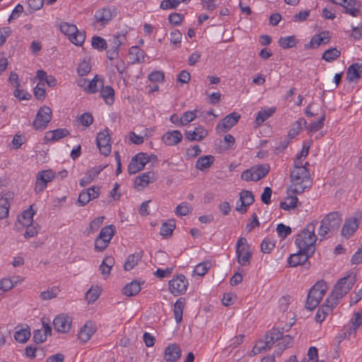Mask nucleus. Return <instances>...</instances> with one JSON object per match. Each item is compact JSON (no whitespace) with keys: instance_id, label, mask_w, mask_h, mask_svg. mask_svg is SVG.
<instances>
[{"instance_id":"nucleus-1","label":"nucleus","mask_w":362,"mask_h":362,"mask_svg":"<svg viewBox=\"0 0 362 362\" xmlns=\"http://www.w3.org/2000/svg\"><path fill=\"white\" fill-rule=\"evenodd\" d=\"M291 185L287 188V194H302L312 185L310 175L307 168H299L291 171Z\"/></svg>"},{"instance_id":"nucleus-2","label":"nucleus","mask_w":362,"mask_h":362,"mask_svg":"<svg viewBox=\"0 0 362 362\" xmlns=\"http://www.w3.org/2000/svg\"><path fill=\"white\" fill-rule=\"evenodd\" d=\"M317 224V221L308 223L297 235L295 240L298 249L308 252L309 255H313L315 251V244L317 241V236L315 230Z\"/></svg>"},{"instance_id":"nucleus-3","label":"nucleus","mask_w":362,"mask_h":362,"mask_svg":"<svg viewBox=\"0 0 362 362\" xmlns=\"http://www.w3.org/2000/svg\"><path fill=\"white\" fill-rule=\"evenodd\" d=\"M342 218L338 211L327 214L321 221L318 235L322 238L333 235L339 230Z\"/></svg>"},{"instance_id":"nucleus-4","label":"nucleus","mask_w":362,"mask_h":362,"mask_svg":"<svg viewBox=\"0 0 362 362\" xmlns=\"http://www.w3.org/2000/svg\"><path fill=\"white\" fill-rule=\"evenodd\" d=\"M355 282L356 278L354 275H348L340 279L335 284L332 293L327 298H328V301L334 302L337 305L339 300L349 293Z\"/></svg>"},{"instance_id":"nucleus-5","label":"nucleus","mask_w":362,"mask_h":362,"mask_svg":"<svg viewBox=\"0 0 362 362\" xmlns=\"http://www.w3.org/2000/svg\"><path fill=\"white\" fill-rule=\"evenodd\" d=\"M328 288L327 283L322 280L317 281L310 290L305 307L307 309L313 310L320 303L323 298Z\"/></svg>"},{"instance_id":"nucleus-6","label":"nucleus","mask_w":362,"mask_h":362,"mask_svg":"<svg viewBox=\"0 0 362 362\" xmlns=\"http://www.w3.org/2000/svg\"><path fill=\"white\" fill-rule=\"evenodd\" d=\"M284 332V328L271 329L269 332L265 334L264 340L259 339L257 341L252 350V354L257 355L270 349L273 344L277 341Z\"/></svg>"},{"instance_id":"nucleus-7","label":"nucleus","mask_w":362,"mask_h":362,"mask_svg":"<svg viewBox=\"0 0 362 362\" xmlns=\"http://www.w3.org/2000/svg\"><path fill=\"white\" fill-rule=\"evenodd\" d=\"M59 28L61 32L68 37L71 43L76 46H81L83 44L86 35L79 31L75 25L63 22L60 24Z\"/></svg>"},{"instance_id":"nucleus-8","label":"nucleus","mask_w":362,"mask_h":362,"mask_svg":"<svg viewBox=\"0 0 362 362\" xmlns=\"http://www.w3.org/2000/svg\"><path fill=\"white\" fill-rule=\"evenodd\" d=\"M270 166L267 163L255 165L250 169L244 170L241 178L245 181H258L264 177L269 172Z\"/></svg>"},{"instance_id":"nucleus-9","label":"nucleus","mask_w":362,"mask_h":362,"mask_svg":"<svg viewBox=\"0 0 362 362\" xmlns=\"http://www.w3.org/2000/svg\"><path fill=\"white\" fill-rule=\"evenodd\" d=\"M235 254L237 261L241 266H247L250 264L252 252L246 238L241 237L238 239L235 245Z\"/></svg>"},{"instance_id":"nucleus-10","label":"nucleus","mask_w":362,"mask_h":362,"mask_svg":"<svg viewBox=\"0 0 362 362\" xmlns=\"http://www.w3.org/2000/svg\"><path fill=\"white\" fill-rule=\"evenodd\" d=\"M188 285V280L183 274L176 275L168 281L169 291L175 296L184 294Z\"/></svg>"},{"instance_id":"nucleus-11","label":"nucleus","mask_w":362,"mask_h":362,"mask_svg":"<svg viewBox=\"0 0 362 362\" xmlns=\"http://www.w3.org/2000/svg\"><path fill=\"white\" fill-rule=\"evenodd\" d=\"M52 119V110L48 106L41 107L33 122V127L36 129H44Z\"/></svg>"},{"instance_id":"nucleus-12","label":"nucleus","mask_w":362,"mask_h":362,"mask_svg":"<svg viewBox=\"0 0 362 362\" xmlns=\"http://www.w3.org/2000/svg\"><path fill=\"white\" fill-rule=\"evenodd\" d=\"M332 4L345 8L344 13L357 17L361 13V3L357 0H329Z\"/></svg>"},{"instance_id":"nucleus-13","label":"nucleus","mask_w":362,"mask_h":362,"mask_svg":"<svg viewBox=\"0 0 362 362\" xmlns=\"http://www.w3.org/2000/svg\"><path fill=\"white\" fill-rule=\"evenodd\" d=\"M55 177V173L52 170H40L37 173L35 186L36 193L43 192L47 185Z\"/></svg>"},{"instance_id":"nucleus-14","label":"nucleus","mask_w":362,"mask_h":362,"mask_svg":"<svg viewBox=\"0 0 362 362\" xmlns=\"http://www.w3.org/2000/svg\"><path fill=\"white\" fill-rule=\"evenodd\" d=\"M149 162V158L146 153H139L131 159L128 165V172L129 174H136L142 170L145 165Z\"/></svg>"},{"instance_id":"nucleus-15","label":"nucleus","mask_w":362,"mask_h":362,"mask_svg":"<svg viewBox=\"0 0 362 362\" xmlns=\"http://www.w3.org/2000/svg\"><path fill=\"white\" fill-rule=\"evenodd\" d=\"M96 144L100 152L105 156H108L111 152L110 136L108 130H104L98 134Z\"/></svg>"},{"instance_id":"nucleus-16","label":"nucleus","mask_w":362,"mask_h":362,"mask_svg":"<svg viewBox=\"0 0 362 362\" xmlns=\"http://www.w3.org/2000/svg\"><path fill=\"white\" fill-rule=\"evenodd\" d=\"M116 16V11L114 8L104 7L96 11L94 17L96 23L102 26L109 23Z\"/></svg>"},{"instance_id":"nucleus-17","label":"nucleus","mask_w":362,"mask_h":362,"mask_svg":"<svg viewBox=\"0 0 362 362\" xmlns=\"http://www.w3.org/2000/svg\"><path fill=\"white\" fill-rule=\"evenodd\" d=\"M240 115L233 112L226 115L223 119L220 120L216 125L217 132H226L235 126L239 121Z\"/></svg>"},{"instance_id":"nucleus-18","label":"nucleus","mask_w":362,"mask_h":362,"mask_svg":"<svg viewBox=\"0 0 362 362\" xmlns=\"http://www.w3.org/2000/svg\"><path fill=\"white\" fill-rule=\"evenodd\" d=\"M255 198L252 192L249 190H242L240 192V202L236 204L235 210L243 214L246 213L247 208L254 202Z\"/></svg>"},{"instance_id":"nucleus-19","label":"nucleus","mask_w":362,"mask_h":362,"mask_svg":"<svg viewBox=\"0 0 362 362\" xmlns=\"http://www.w3.org/2000/svg\"><path fill=\"white\" fill-rule=\"evenodd\" d=\"M100 187L93 186L87 189H84L79 194L77 203L80 206H84L91 199H96L99 197Z\"/></svg>"},{"instance_id":"nucleus-20","label":"nucleus","mask_w":362,"mask_h":362,"mask_svg":"<svg viewBox=\"0 0 362 362\" xmlns=\"http://www.w3.org/2000/svg\"><path fill=\"white\" fill-rule=\"evenodd\" d=\"M71 317L64 314L59 315L53 320L54 328L59 332H67L71 329Z\"/></svg>"},{"instance_id":"nucleus-21","label":"nucleus","mask_w":362,"mask_h":362,"mask_svg":"<svg viewBox=\"0 0 362 362\" xmlns=\"http://www.w3.org/2000/svg\"><path fill=\"white\" fill-rule=\"evenodd\" d=\"M156 177L153 171L144 173L137 176L134 181V187L138 190H142L150 183L156 181Z\"/></svg>"},{"instance_id":"nucleus-22","label":"nucleus","mask_w":362,"mask_h":362,"mask_svg":"<svg viewBox=\"0 0 362 362\" xmlns=\"http://www.w3.org/2000/svg\"><path fill=\"white\" fill-rule=\"evenodd\" d=\"M181 349L177 344H170L165 349L163 358L168 362H176L181 356Z\"/></svg>"},{"instance_id":"nucleus-23","label":"nucleus","mask_w":362,"mask_h":362,"mask_svg":"<svg viewBox=\"0 0 362 362\" xmlns=\"http://www.w3.org/2000/svg\"><path fill=\"white\" fill-rule=\"evenodd\" d=\"M336 303L334 302H328V298L326 299L325 303L318 308L315 320L317 322L321 323L326 317L327 315L331 314L334 308H335Z\"/></svg>"},{"instance_id":"nucleus-24","label":"nucleus","mask_w":362,"mask_h":362,"mask_svg":"<svg viewBox=\"0 0 362 362\" xmlns=\"http://www.w3.org/2000/svg\"><path fill=\"white\" fill-rule=\"evenodd\" d=\"M182 139V135L179 130L168 131L162 136V141L168 146L178 144Z\"/></svg>"},{"instance_id":"nucleus-25","label":"nucleus","mask_w":362,"mask_h":362,"mask_svg":"<svg viewBox=\"0 0 362 362\" xmlns=\"http://www.w3.org/2000/svg\"><path fill=\"white\" fill-rule=\"evenodd\" d=\"M312 255H309L308 252H305V251H302V250L299 249L297 253L289 256L288 258V264L290 267H297L300 264H303Z\"/></svg>"},{"instance_id":"nucleus-26","label":"nucleus","mask_w":362,"mask_h":362,"mask_svg":"<svg viewBox=\"0 0 362 362\" xmlns=\"http://www.w3.org/2000/svg\"><path fill=\"white\" fill-rule=\"evenodd\" d=\"M104 168V166L98 165L87 170L79 182L80 186L85 187L90 184L100 173Z\"/></svg>"},{"instance_id":"nucleus-27","label":"nucleus","mask_w":362,"mask_h":362,"mask_svg":"<svg viewBox=\"0 0 362 362\" xmlns=\"http://www.w3.org/2000/svg\"><path fill=\"white\" fill-rule=\"evenodd\" d=\"M330 37L328 31H324L318 35H314L309 45H305L306 48H316L320 45H325L329 42Z\"/></svg>"},{"instance_id":"nucleus-28","label":"nucleus","mask_w":362,"mask_h":362,"mask_svg":"<svg viewBox=\"0 0 362 362\" xmlns=\"http://www.w3.org/2000/svg\"><path fill=\"white\" fill-rule=\"evenodd\" d=\"M362 77V64L354 63L351 64L346 71V79L350 82L358 81Z\"/></svg>"},{"instance_id":"nucleus-29","label":"nucleus","mask_w":362,"mask_h":362,"mask_svg":"<svg viewBox=\"0 0 362 362\" xmlns=\"http://www.w3.org/2000/svg\"><path fill=\"white\" fill-rule=\"evenodd\" d=\"M95 327L93 325V324L90 322H86L81 328L78 334V338L81 342L85 343L90 339V337L95 332Z\"/></svg>"},{"instance_id":"nucleus-30","label":"nucleus","mask_w":362,"mask_h":362,"mask_svg":"<svg viewBox=\"0 0 362 362\" xmlns=\"http://www.w3.org/2000/svg\"><path fill=\"white\" fill-rule=\"evenodd\" d=\"M35 211L33 209L31 205L29 209L23 211L17 218V222L21 224L23 227L25 226H29L33 223V216Z\"/></svg>"},{"instance_id":"nucleus-31","label":"nucleus","mask_w":362,"mask_h":362,"mask_svg":"<svg viewBox=\"0 0 362 362\" xmlns=\"http://www.w3.org/2000/svg\"><path fill=\"white\" fill-rule=\"evenodd\" d=\"M207 134V131L202 127H197L193 131H186L185 132L186 139L190 141H201L204 139Z\"/></svg>"},{"instance_id":"nucleus-32","label":"nucleus","mask_w":362,"mask_h":362,"mask_svg":"<svg viewBox=\"0 0 362 362\" xmlns=\"http://www.w3.org/2000/svg\"><path fill=\"white\" fill-rule=\"evenodd\" d=\"M69 134V131L66 129H57L46 132L45 138L47 141H57Z\"/></svg>"},{"instance_id":"nucleus-33","label":"nucleus","mask_w":362,"mask_h":362,"mask_svg":"<svg viewBox=\"0 0 362 362\" xmlns=\"http://www.w3.org/2000/svg\"><path fill=\"white\" fill-rule=\"evenodd\" d=\"M214 162V157L211 155L199 157L196 162V168L202 171L209 169Z\"/></svg>"},{"instance_id":"nucleus-34","label":"nucleus","mask_w":362,"mask_h":362,"mask_svg":"<svg viewBox=\"0 0 362 362\" xmlns=\"http://www.w3.org/2000/svg\"><path fill=\"white\" fill-rule=\"evenodd\" d=\"M129 54L133 63H142L145 59V52L137 46L129 49Z\"/></svg>"},{"instance_id":"nucleus-35","label":"nucleus","mask_w":362,"mask_h":362,"mask_svg":"<svg viewBox=\"0 0 362 362\" xmlns=\"http://www.w3.org/2000/svg\"><path fill=\"white\" fill-rule=\"evenodd\" d=\"M141 285L139 282L133 281L127 284L122 289V293L127 296H134L137 295L141 291Z\"/></svg>"},{"instance_id":"nucleus-36","label":"nucleus","mask_w":362,"mask_h":362,"mask_svg":"<svg viewBox=\"0 0 362 362\" xmlns=\"http://www.w3.org/2000/svg\"><path fill=\"white\" fill-rule=\"evenodd\" d=\"M185 301L182 298H178L173 308L174 317L177 323H180L182 320L183 310L185 308Z\"/></svg>"},{"instance_id":"nucleus-37","label":"nucleus","mask_w":362,"mask_h":362,"mask_svg":"<svg viewBox=\"0 0 362 362\" xmlns=\"http://www.w3.org/2000/svg\"><path fill=\"white\" fill-rule=\"evenodd\" d=\"M276 111L275 107L262 109L257 112L255 118V123L257 126L261 125L265 120L271 117Z\"/></svg>"},{"instance_id":"nucleus-38","label":"nucleus","mask_w":362,"mask_h":362,"mask_svg":"<svg viewBox=\"0 0 362 362\" xmlns=\"http://www.w3.org/2000/svg\"><path fill=\"white\" fill-rule=\"evenodd\" d=\"M358 226V223L356 219L349 220L344 223L341 234L345 237H349L354 234Z\"/></svg>"},{"instance_id":"nucleus-39","label":"nucleus","mask_w":362,"mask_h":362,"mask_svg":"<svg viewBox=\"0 0 362 362\" xmlns=\"http://www.w3.org/2000/svg\"><path fill=\"white\" fill-rule=\"evenodd\" d=\"M100 97L103 98L107 105H112L114 102L115 90L110 86H103L101 88Z\"/></svg>"},{"instance_id":"nucleus-40","label":"nucleus","mask_w":362,"mask_h":362,"mask_svg":"<svg viewBox=\"0 0 362 362\" xmlns=\"http://www.w3.org/2000/svg\"><path fill=\"white\" fill-rule=\"evenodd\" d=\"M103 86V80L99 78L96 75L91 81H88L87 87L85 88L84 90L88 93H95L100 88H102Z\"/></svg>"},{"instance_id":"nucleus-41","label":"nucleus","mask_w":362,"mask_h":362,"mask_svg":"<svg viewBox=\"0 0 362 362\" xmlns=\"http://www.w3.org/2000/svg\"><path fill=\"white\" fill-rule=\"evenodd\" d=\"M306 124V121L304 118H299L296 122H294L291 129L288 132V136L291 139L295 138L299 134L303 129V127Z\"/></svg>"},{"instance_id":"nucleus-42","label":"nucleus","mask_w":362,"mask_h":362,"mask_svg":"<svg viewBox=\"0 0 362 362\" xmlns=\"http://www.w3.org/2000/svg\"><path fill=\"white\" fill-rule=\"evenodd\" d=\"M141 257H142V255L141 252L130 255L127 257V259L124 264V269L126 271H129V270L132 269L138 264V262L141 259Z\"/></svg>"},{"instance_id":"nucleus-43","label":"nucleus","mask_w":362,"mask_h":362,"mask_svg":"<svg viewBox=\"0 0 362 362\" xmlns=\"http://www.w3.org/2000/svg\"><path fill=\"white\" fill-rule=\"evenodd\" d=\"M288 197L286 198L284 202H281L280 207L286 211L293 209L297 206L298 198L296 196H292V193L287 194Z\"/></svg>"},{"instance_id":"nucleus-44","label":"nucleus","mask_w":362,"mask_h":362,"mask_svg":"<svg viewBox=\"0 0 362 362\" xmlns=\"http://www.w3.org/2000/svg\"><path fill=\"white\" fill-rule=\"evenodd\" d=\"M278 43L283 49H289L296 46L297 40L295 35L281 37L279 39Z\"/></svg>"},{"instance_id":"nucleus-45","label":"nucleus","mask_w":362,"mask_h":362,"mask_svg":"<svg viewBox=\"0 0 362 362\" xmlns=\"http://www.w3.org/2000/svg\"><path fill=\"white\" fill-rule=\"evenodd\" d=\"M175 228V221L173 219L168 220L167 222L163 223L160 228V235L163 237H169L172 235L174 229Z\"/></svg>"},{"instance_id":"nucleus-46","label":"nucleus","mask_w":362,"mask_h":362,"mask_svg":"<svg viewBox=\"0 0 362 362\" xmlns=\"http://www.w3.org/2000/svg\"><path fill=\"white\" fill-rule=\"evenodd\" d=\"M30 337V330L28 327L16 331L14 334L15 339L20 343H25Z\"/></svg>"},{"instance_id":"nucleus-47","label":"nucleus","mask_w":362,"mask_h":362,"mask_svg":"<svg viewBox=\"0 0 362 362\" xmlns=\"http://www.w3.org/2000/svg\"><path fill=\"white\" fill-rule=\"evenodd\" d=\"M340 54V51L337 48H329L325 51L322 56V59L327 62H331L339 57Z\"/></svg>"},{"instance_id":"nucleus-48","label":"nucleus","mask_w":362,"mask_h":362,"mask_svg":"<svg viewBox=\"0 0 362 362\" xmlns=\"http://www.w3.org/2000/svg\"><path fill=\"white\" fill-rule=\"evenodd\" d=\"M10 205L11 204L8 198H0V219H4L8 217Z\"/></svg>"},{"instance_id":"nucleus-49","label":"nucleus","mask_w":362,"mask_h":362,"mask_svg":"<svg viewBox=\"0 0 362 362\" xmlns=\"http://www.w3.org/2000/svg\"><path fill=\"white\" fill-rule=\"evenodd\" d=\"M115 234V226L113 225H109L103 227L98 235L100 238L104 240H107L109 243Z\"/></svg>"},{"instance_id":"nucleus-50","label":"nucleus","mask_w":362,"mask_h":362,"mask_svg":"<svg viewBox=\"0 0 362 362\" xmlns=\"http://www.w3.org/2000/svg\"><path fill=\"white\" fill-rule=\"evenodd\" d=\"M104 218V216H100L91 221L89 224V227L87 228L86 230V233H87V235L93 233L96 230H98L99 228L102 226Z\"/></svg>"},{"instance_id":"nucleus-51","label":"nucleus","mask_w":362,"mask_h":362,"mask_svg":"<svg viewBox=\"0 0 362 362\" xmlns=\"http://www.w3.org/2000/svg\"><path fill=\"white\" fill-rule=\"evenodd\" d=\"M59 289L57 286L48 288L46 291H43L40 293V297L42 300H48L57 297Z\"/></svg>"},{"instance_id":"nucleus-52","label":"nucleus","mask_w":362,"mask_h":362,"mask_svg":"<svg viewBox=\"0 0 362 362\" xmlns=\"http://www.w3.org/2000/svg\"><path fill=\"white\" fill-rule=\"evenodd\" d=\"M100 290L98 286H92L86 293V299L88 303L95 302L100 296Z\"/></svg>"},{"instance_id":"nucleus-53","label":"nucleus","mask_w":362,"mask_h":362,"mask_svg":"<svg viewBox=\"0 0 362 362\" xmlns=\"http://www.w3.org/2000/svg\"><path fill=\"white\" fill-rule=\"evenodd\" d=\"M91 70V66L88 59H83L78 66L77 73L79 76H86Z\"/></svg>"},{"instance_id":"nucleus-54","label":"nucleus","mask_w":362,"mask_h":362,"mask_svg":"<svg viewBox=\"0 0 362 362\" xmlns=\"http://www.w3.org/2000/svg\"><path fill=\"white\" fill-rule=\"evenodd\" d=\"M182 35L178 30H175L170 33V43L173 45L174 49L180 47Z\"/></svg>"},{"instance_id":"nucleus-55","label":"nucleus","mask_w":362,"mask_h":362,"mask_svg":"<svg viewBox=\"0 0 362 362\" xmlns=\"http://www.w3.org/2000/svg\"><path fill=\"white\" fill-rule=\"evenodd\" d=\"M16 284V281L11 279L5 278L1 279L0 281V295L11 289Z\"/></svg>"},{"instance_id":"nucleus-56","label":"nucleus","mask_w":362,"mask_h":362,"mask_svg":"<svg viewBox=\"0 0 362 362\" xmlns=\"http://www.w3.org/2000/svg\"><path fill=\"white\" fill-rule=\"evenodd\" d=\"M125 40L126 36L124 34L114 35L112 38L109 40L110 46L112 47L114 49H118Z\"/></svg>"},{"instance_id":"nucleus-57","label":"nucleus","mask_w":362,"mask_h":362,"mask_svg":"<svg viewBox=\"0 0 362 362\" xmlns=\"http://www.w3.org/2000/svg\"><path fill=\"white\" fill-rule=\"evenodd\" d=\"M91 44L93 48L100 51L107 48V42L105 40L99 36H94L92 38Z\"/></svg>"},{"instance_id":"nucleus-58","label":"nucleus","mask_w":362,"mask_h":362,"mask_svg":"<svg viewBox=\"0 0 362 362\" xmlns=\"http://www.w3.org/2000/svg\"><path fill=\"white\" fill-rule=\"evenodd\" d=\"M325 119V115L323 114L320 118L314 122H312L307 128L310 132H315L323 127Z\"/></svg>"},{"instance_id":"nucleus-59","label":"nucleus","mask_w":362,"mask_h":362,"mask_svg":"<svg viewBox=\"0 0 362 362\" xmlns=\"http://www.w3.org/2000/svg\"><path fill=\"white\" fill-rule=\"evenodd\" d=\"M275 243L274 241L271 240L269 238H266L263 240L260 245L261 251L263 253L269 254L272 252V250L274 248Z\"/></svg>"},{"instance_id":"nucleus-60","label":"nucleus","mask_w":362,"mask_h":362,"mask_svg":"<svg viewBox=\"0 0 362 362\" xmlns=\"http://www.w3.org/2000/svg\"><path fill=\"white\" fill-rule=\"evenodd\" d=\"M191 211V208L187 202H182L175 209V214L177 216H187Z\"/></svg>"},{"instance_id":"nucleus-61","label":"nucleus","mask_w":362,"mask_h":362,"mask_svg":"<svg viewBox=\"0 0 362 362\" xmlns=\"http://www.w3.org/2000/svg\"><path fill=\"white\" fill-rule=\"evenodd\" d=\"M181 2V0H163L160 8L163 10L175 8Z\"/></svg>"},{"instance_id":"nucleus-62","label":"nucleus","mask_w":362,"mask_h":362,"mask_svg":"<svg viewBox=\"0 0 362 362\" xmlns=\"http://www.w3.org/2000/svg\"><path fill=\"white\" fill-rule=\"evenodd\" d=\"M276 231L280 238H285L291 233V228L283 223H279L277 225Z\"/></svg>"},{"instance_id":"nucleus-63","label":"nucleus","mask_w":362,"mask_h":362,"mask_svg":"<svg viewBox=\"0 0 362 362\" xmlns=\"http://www.w3.org/2000/svg\"><path fill=\"white\" fill-rule=\"evenodd\" d=\"M209 269V262H202L198 264L194 269V274L198 276H204Z\"/></svg>"},{"instance_id":"nucleus-64","label":"nucleus","mask_w":362,"mask_h":362,"mask_svg":"<svg viewBox=\"0 0 362 362\" xmlns=\"http://www.w3.org/2000/svg\"><path fill=\"white\" fill-rule=\"evenodd\" d=\"M80 123L86 127H89L93 122V117L90 113L84 112L79 117Z\"/></svg>"}]
</instances>
